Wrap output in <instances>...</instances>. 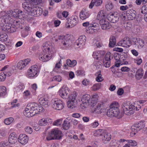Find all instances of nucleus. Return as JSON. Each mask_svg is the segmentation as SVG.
Listing matches in <instances>:
<instances>
[{"label": "nucleus", "mask_w": 147, "mask_h": 147, "mask_svg": "<svg viewBox=\"0 0 147 147\" xmlns=\"http://www.w3.org/2000/svg\"><path fill=\"white\" fill-rule=\"evenodd\" d=\"M122 107L124 113L128 115L133 114L135 109L136 110H138L140 108V107H135V106L130 104L129 102L124 103L122 104Z\"/></svg>", "instance_id": "1"}, {"label": "nucleus", "mask_w": 147, "mask_h": 147, "mask_svg": "<svg viewBox=\"0 0 147 147\" xmlns=\"http://www.w3.org/2000/svg\"><path fill=\"white\" fill-rule=\"evenodd\" d=\"M22 7L28 12L30 13L32 10V4L37 5L42 2V0H23Z\"/></svg>", "instance_id": "2"}, {"label": "nucleus", "mask_w": 147, "mask_h": 147, "mask_svg": "<svg viewBox=\"0 0 147 147\" xmlns=\"http://www.w3.org/2000/svg\"><path fill=\"white\" fill-rule=\"evenodd\" d=\"M117 103L112 102L110 106V108L107 112V115L109 117H117L119 113V111Z\"/></svg>", "instance_id": "3"}, {"label": "nucleus", "mask_w": 147, "mask_h": 147, "mask_svg": "<svg viewBox=\"0 0 147 147\" xmlns=\"http://www.w3.org/2000/svg\"><path fill=\"white\" fill-rule=\"evenodd\" d=\"M61 132L60 130L58 129H53L46 139L47 140L53 139L59 140L61 138Z\"/></svg>", "instance_id": "4"}, {"label": "nucleus", "mask_w": 147, "mask_h": 147, "mask_svg": "<svg viewBox=\"0 0 147 147\" xmlns=\"http://www.w3.org/2000/svg\"><path fill=\"white\" fill-rule=\"evenodd\" d=\"M145 126L144 123L141 121L138 123L134 124L131 126L132 131L130 133V135H135L138 131L143 128Z\"/></svg>", "instance_id": "5"}, {"label": "nucleus", "mask_w": 147, "mask_h": 147, "mask_svg": "<svg viewBox=\"0 0 147 147\" xmlns=\"http://www.w3.org/2000/svg\"><path fill=\"white\" fill-rule=\"evenodd\" d=\"M52 106L54 109L60 110L64 108L63 102L61 100H57L53 101Z\"/></svg>", "instance_id": "6"}, {"label": "nucleus", "mask_w": 147, "mask_h": 147, "mask_svg": "<svg viewBox=\"0 0 147 147\" xmlns=\"http://www.w3.org/2000/svg\"><path fill=\"white\" fill-rule=\"evenodd\" d=\"M131 44V41L128 37L124 38L122 40L120 41L118 43L119 46L125 47H129Z\"/></svg>", "instance_id": "7"}, {"label": "nucleus", "mask_w": 147, "mask_h": 147, "mask_svg": "<svg viewBox=\"0 0 147 147\" xmlns=\"http://www.w3.org/2000/svg\"><path fill=\"white\" fill-rule=\"evenodd\" d=\"M108 20L111 22L115 23L117 22L119 20V16L117 13H109L107 16Z\"/></svg>", "instance_id": "8"}, {"label": "nucleus", "mask_w": 147, "mask_h": 147, "mask_svg": "<svg viewBox=\"0 0 147 147\" xmlns=\"http://www.w3.org/2000/svg\"><path fill=\"white\" fill-rule=\"evenodd\" d=\"M38 107L37 104L36 103H30L27 106L30 111L33 112L35 115L38 113Z\"/></svg>", "instance_id": "9"}, {"label": "nucleus", "mask_w": 147, "mask_h": 147, "mask_svg": "<svg viewBox=\"0 0 147 147\" xmlns=\"http://www.w3.org/2000/svg\"><path fill=\"white\" fill-rule=\"evenodd\" d=\"M38 68L36 65L31 66L28 71V76L29 77H34L36 75L38 71Z\"/></svg>", "instance_id": "10"}, {"label": "nucleus", "mask_w": 147, "mask_h": 147, "mask_svg": "<svg viewBox=\"0 0 147 147\" xmlns=\"http://www.w3.org/2000/svg\"><path fill=\"white\" fill-rule=\"evenodd\" d=\"M68 23L69 24L67 26V28L70 27H73L78 22V18L76 16H72L70 19H69L68 21Z\"/></svg>", "instance_id": "11"}, {"label": "nucleus", "mask_w": 147, "mask_h": 147, "mask_svg": "<svg viewBox=\"0 0 147 147\" xmlns=\"http://www.w3.org/2000/svg\"><path fill=\"white\" fill-rule=\"evenodd\" d=\"M101 107V104L100 103H98L95 107L94 108V112L97 114H101L102 113L103 115L107 114V111L104 108H102L100 110H99Z\"/></svg>", "instance_id": "12"}, {"label": "nucleus", "mask_w": 147, "mask_h": 147, "mask_svg": "<svg viewBox=\"0 0 147 147\" xmlns=\"http://www.w3.org/2000/svg\"><path fill=\"white\" fill-rule=\"evenodd\" d=\"M67 88L63 87L59 91V94L61 97L63 98H67L69 92Z\"/></svg>", "instance_id": "13"}, {"label": "nucleus", "mask_w": 147, "mask_h": 147, "mask_svg": "<svg viewBox=\"0 0 147 147\" xmlns=\"http://www.w3.org/2000/svg\"><path fill=\"white\" fill-rule=\"evenodd\" d=\"M99 23L103 30L109 29L111 28V26L109 24V22L106 21V19L100 21Z\"/></svg>", "instance_id": "14"}, {"label": "nucleus", "mask_w": 147, "mask_h": 147, "mask_svg": "<svg viewBox=\"0 0 147 147\" xmlns=\"http://www.w3.org/2000/svg\"><path fill=\"white\" fill-rule=\"evenodd\" d=\"M18 141L22 144H26L28 140V136L25 134H21L18 138Z\"/></svg>", "instance_id": "15"}, {"label": "nucleus", "mask_w": 147, "mask_h": 147, "mask_svg": "<svg viewBox=\"0 0 147 147\" xmlns=\"http://www.w3.org/2000/svg\"><path fill=\"white\" fill-rule=\"evenodd\" d=\"M42 9L40 7H34L32 8L30 13H32L34 15L40 16L42 14Z\"/></svg>", "instance_id": "16"}, {"label": "nucleus", "mask_w": 147, "mask_h": 147, "mask_svg": "<svg viewBox=\"0 0 147 147\" xmlns=\"http://www.w3.org/2000/svg\"><path fill=\"white\" fill-rule=\"evenodd\" d=\"M17 141V136L14 133H11L9 136L8 141L10 143L15 144Z\"/></svg>", "instance_id": "17"}, {"label": "nucleus", "mask_w": 147, "mask_h": 147, "mask_svg": "<svg viewBox=\"0 0 147 147\" xmlns=\"http://www.w3.org/2000/svg\"><path fill=\"white\" fill-rule=\"evenodd\" d=\"M90 97L89 95H85L83 96L81 99V101L83 105H88L90 101Z\"/></svg>", "instance_id": "18"}, {"label": "nucleus", "mask_w": 147, "mask_h": 147, "mask_svg": "<svg viewBox=\"0 0 147 147\" xmlns=\"http://www.w3.org/2000/svg\"><path fill=\"white\" fill-rule=\"evenodd\" d=\"M78 42H77V45H84L85 44L86 42V37L85 36L83 35L80 36L78 39Z\"/></svg>", "instance_id": "19"}, {"label": "nucleus", "mask_w": 147, "mask_h": 147, "mask_svg": "<svg viewBox=\"0 0 147 147\" xmlns=\"http://www.w3.org/2000/svg\"><path fill=\"white\" fill-rule=\"evenodd\" d=\"M102 3V0H92L89 5V7L90 8H92L94 5L96 6H99Z\"/></svg>", "instance_id": "20"}, {"label": "nucleus", "mask_w": 147, "mask_h": 147, "mask_svg": "<svg viewBox=\"0 0 147 147\" xmlns=\"http://www.w3.org/2000/svg\"><path fill=\"white\" fill-rule=\"evenodd\" d=\"M51 122V120L48 118H42L39 121V124L41 126H45Z\"/></svg>", "instance_id": "21"}, {"label": "nucleus", "mask_w": 147, "mask_h": 147, "mask_svg": "<svg viewBox=\"0 0 147 147\" xmlns=\"http://www.w3.org/2000/svg\"><path fill=\"white\" fill-rule=\"evenodd\" d=\"M136 11L133 9H130L127 11V14H128V16L131 20H133L136 17Z\"/></svg>", "instance_id": "22"}, {"label": "nucleus", "mask_w": 147, "mask_h": 147, "mask_svg": "<svg viewBox=\"0 0 147 147\" xmlns=\"http://www.w3.org/2000/svg\"><path fill=\"white\" fill-rule=\"evenodd\" d=\"M70 121L67 119L65 120L62 124L63 128L65 130L68 129L70 126Z\"/></svg>", "instance_id": "23"}, {"label": "nucleus", "mask_w": 147, "mask_h": 147, "mask_svg": "<svg viewBox=\"0 0 147 147\" xmlns=\"http://www.w3.org/2000/svg\"><path fill=\"white\" fill-rule=\"evenodd\" d=\"M39 102L41 105L45 107H47L49 106V101L46 98H40L39 100Z\"/></svg>", "instance_id": "24"}, {"label": "nucleus", "mask_w": 147, "mask_h": 147, "mask_svg": "<svg viewBox=\"0 0 147 147\" xmlns=\"http://www.w3.org/2000/svg\"><path fill=\"white\" fill-rule=\"evenodd\" d=\"M97 95H93L90 99V102L88 105H90L92 107H94L97 104V98L96 97Z\"/></svg>", "instance_id": "25"}, {"label": "nucleus", "mask_w": 147, "mask_h": 147, "mask_svg": "<svg viewBox=\"0 0 147 147\" xmlns=\"http://www.w3.org/2000/svg\"><path fill=\"white\" fill-rule=\"evenodd\" d=\"M144 71L143 70L141 69H138L137 71L136 74V77L138 80L140 79L143 76Z\"/></svg>", "instance_id": "26"}, {"label": "nucleus", "mask_w": 147, "mask_h": 147, "mask_svg": "<svg viewBox=\"0 0 147 147\" xmlns=\"http://www.w3.org/2000/svg\"><path fill=\"white\" fill-rule=\"evenodd\" d=\"M111 139V135L107 132L102 136V139L104 143H106L107 142L110 140Z\"/></svg>", "instance_id": "27"}, {"label": "nucleus", "mask_w": 147, "mask_h": 147, "mask_svg": "<svg viewBox=\"0 0 147 147\" xmlns=\"http://www.w3.org/2000/svg\"><path fill=\"white\" fill-rule=\"evenodd\" d=\"M104 12L102 10L99 11L97 16L96 19L100 21L106 19V16Z\"/></svg>", "instance_id": "28"}, {"label": "nucleus", "mask_w": 147, "mask_h": 147, "mask_svg": "<svg viewBox=\"0 0 147 147\" xmlns=\"http://www.w3.org/2000/svg\"><path fill=\"white\" fill-rule=\"evenodd\" d=\"M24 114L25 116L28 117H32L35 115V114L33 113V112L30 111V109H29L27 107L25 109L24 112Z\"/></svg>", "instance_id": "29"}, {"label": "nucleus", "mask_w": 147, "mask_h": 147, "mask_svg": "<svg viewBox=\"0 0 147 147\" xmlns=\"http://www.w3.org/2000/svg\"><path fill=\"white\" fill-rule=\"evenodd\" d=\"M72 40L70 38H68L66 36V38H65L64 40H62V43L66 47L69 46L70 43H72Z\"/></svg>", "instance_id": "30"}, {"label": "nucleus", "mask_w": 147, "mask_h": 147, "mask_svg": "<svg viewBox=\"0 0 147 147\" xmlns=\"http://www.w3.org/2000/svg\"><path fill=\"white\" fill-rule=\"evenodd\" d=\"M116 39L114 36L111 37L109 39V46L110 47H113L115 45Z\"/></svg>", "instance_id": "31"}, {"label": "nucleus", "mask_w": 147, "mask_h": 147, "mask_svg": "<svg viewBox=\"0 0 147 147\" xmlns=\"http://www.w3.org/2000/svg\"><path fill=\"white\" fill-rule=\"evenodd\" d=\"M74 100L68 101L67 102L68 107L70 108L73 109L76 107L77 101H76L75 102Z\"/></svg>", "instance_id": "32"}, {"label": "nucleus", "mask_w": 147, "mask_h": 147, "mask_svg": "<svg viewBox=\"0 0 147 147\" xmlns=\"http://www.w3.org/2000/svg\"><path fill=\"white\" fill-rule=\"evenodd\" d=\"M66 61L67 65L71 67H74L77 64L76 61L75 60H73L71 61V60L68 59Z\"/></svg>", "instance_id": "33"}, {"label": "nucleus", "mask_w": 147, "mask_h": 147, "mask_svg": "<svg viewBox=\"0 0 147 147\" xmlns=\"http://www.w3.org/2000/svg\"><path fill=\"white\" fill-rule=\"evenodd\" d=\"M9 17L7 16H4L1 17L0 18V24L1 25L2 24H3L4 23H7L8 22V18Z\"/></svg>", "instance_id": "34"}, {"label": "nucleus", "mask_w": 147, "mask_h": 147, "mask_svg": "<svg viewBox=\"0 0 147 147\" xmlns=\"http://www.w3.org/2000/svg\"><path fill=\"white\" fill-rule=\"evenodd\" d=\"M80 16L81 19L83 20L88 18L89 16V15L87 12L82 11L80 13Z\"/></svg>", "instance_id": "35"}, {"label": "nucleus", "mask_w": 147, "mask_h": 147, "mask_svg": "<svg viewBox=\"0 0 147 147\" xmlns=\"http://www.w3.org/2000/svg\"><path fill=\"white\" fill-rule=\"evenodd\" d=\"M77 96L76 93L74 92L69 96L68 101H73L74 100L75 102H76V101H77L76 99Z\"/></svg>", "instance_id": "36"}, {"label": "nucleus", "mask_w": 147, "mask_h": 147, "mask_svg": "<svg viewBox=\"0 0 147 147\" xmlns=\"http://www.w3.org/2000/svg\"><path fill=\"white\" fill-rule=\"evenodd\" d=\"M51 48V46L49 45L48 44H45L43 46L42 49L44 52H46V53H49Z\"/></svg>", "instance_id": "37"}, {"label": "nucleus", "mask_w": 147, "mask_h": 147, "mask_svg": "<svg viewBox=\"0 0 147 147\" xmlns=\"http://www.w3.org/2000/svg\"><path fill=\"white\" fill-rule=\"evenodd\" d=\"M7 93V89L5 86L0 87V96L5 95Z\"/></svg>", "instance_id": "38"}, {"label": "nucleus", "mask_w": 147, "mask_h": 147, "mask_svg": "<svg viewBox=\"0 0 147 147\" xmlns=\"http://www.w3.org/2000/svg\"><path fill=\"white\" fill-rule=\"evenodd\" d=\"M101 86L100 83H98L94 84L92 87V90L94 91H96L100 88Z\"/></svg>", "instance_id": "39"}, {"label": "nucleus", "mask_w": 147, "mask_h": 147, "mask_svg": "<svg viewBox=\"0 0 147 147\" xmlns=\"http://www.w3.org/2000/svg\"><path fill=\"white\" fill-rule=\"evenodd\" d=\"M14 119L12 117H10L5 119L4 121V123L6 125H9L13 121Z\"/></svg>", "instance_id": "40"}, {"label": "nucleus", "mask_w": 147, "mask_h": 147, "mask_svg": "<svg viewBox=\"0 0 147 147\" xmlns=\"http://www.w3.org/2000/svg\"><path fill=\"white\" fill-rule=\"evenodd\" d=\"M23 61H20L17 64V67L19 69H21L25 66Z\"/></svg>", "instance_id": "41"}, {"label": "nucleus", "mask_w": 147, "mask_h": 147, "mask_svg": "<svg viewBox=\"0 0 147 147\" xmlns=\"http://www.w3.org/2000/svg\"><path fill=\"white\" fill-rule=\"evenodd\" d=\"M100 71H99L97 73L98 74V76L96 78V80L98 82H101L103 80V78L102 77V75L100 74Z\"/></svg>", "instance_id": "42"}, {"label": "nucleus", "mask_w": 147, "mask_h": 147, "mask_svg": "<svg viewBox=\"0 0 147 147\" xmlns=\"http://www.w3.org/2000/svg\"><path fill=\"white\" fill-rule=\"evenodd\" d=\"M39 58L40 60L43 62L47 61L51 59V57L48 55H45V58L43 59H42V57H39Z\"/></svg>", "instance_id": "43"}, {"label": "nucleus", "mask_w": 147, "mask_h": 147, "mask_svg": "<svg viewBox=\"0 0 147 147\" xmlns=\"http://www.w3.org/2000/svg\"><path fill=\"white\" fill-rule=\"evenodd\" d=\"M141 13L143 14H147V5L143 6L141 9Z\"/></svg>", "instance_id": "44"}, {"label": "nucleus", "mask_w": 147, "mask_h": 147, "mask_svg": "<svg viewBox=\"0 0 147 147\" xmlns=\"http://www.w3.org/2000/svg\"><path fill=\"white\" fill-rule=\"evenodd\" d=\"M17 29V28L14 25H12L11 26V28L8 31V32L12 33L15 32Z\"/></svg>", "instance_id": "45"}, {"label": "nucleus", "mask_w": 147, "mask_h": 147, "mask_svg": "<svg viewBox=\"0 0 147 147\" xmlns=\"http://www.w3.org/2000/svg\"><path fill=\"white\" fill-rule=\"evenodd\" d=\"M127 141L129 143V146L131 145L133 146H135L137 145V142L134 140H128Z\"/></svg>", "instance_id": "46"}, {"label": "nucleus", "mask_w": 147, "mask_h": 147, "mask_svg": "<svg viewBox=\"0 0 147 147\" xmlns=\"http://www.w3.org/2000/svg\"><path fill=\"white\" fill-rule=\"evenodd\" d=\"M62 123V120L61 119H58L55 121L53 124L54 125H60Z\"/></svg>", "instance_id": "47"}, {"label": "nucleus", "mask_w": 147, "mask_h": 147, "mask_svg": "<svg viewBox=\"0 0 147 147\" xmlns=\"http://www.w3.org/2000/svg\"><path fill=\"white\" fill-rule=\"evenodd\" d=\"M7 36L5 35H4L3 34H0V40L2 41H4L6 40Z\"/></svg>", "instance_id": "48"}, {"label": "nucleus", "mask_w": 147, "mask_h": 147, "mask_svg": "<svg viewBox=\"0 0 147 147\" xmlns=\"http://www.w3.org/2000/svg\"><path fill=\"white\" fill-rule=\"evenodd\" d=\"M103 64L106 67H109L110 64V61L103 60Z\"/></svg>", "instance_id": "49"}, {"label": "nucleus", "mask_w": 147, "mask_h": 147, "mask_svg": "<svg viewBox=\"0 0 147 147\" xmlns=\"http://www.w3.org/2000/svg\"><path fill=\"white\" fill-rule=\"evenodd\" d=\"M25 130L27 133L29 134H31L32 132V128L29 126L25 128Z\"/></svg>", "instance_id": "50"}, {"label": "nucleus", "mask_w": 147, "mask_h": 147, "mask_svg": "<svg viewBox=\"0 0 147 147\" xmlns=\"http://www.w3.org/2000/svg\"><path fill=\"white\" fill-rule=\"evenodd\" d=\"M138 40V43L141 47H142L144 45V40L140 38H139Z\"/></svg>", "instance_id": "51"}, {"label": "nucleus", "mask_w": 147, "mask_h": 147, "mask_svg": "<svg viewBox=\"0 0 147 147\" xmlns=\"http://www.w3.org/2000/svg\"><path fill=\"white\" fill-rule=\"evenodd\" d=\"M5 78V76L4 72L0 74V81H3Z\"/></svg>", "instance_id": "52"}, {"label": "nucleus", "mask_w": 147, "mask_h": 147, "mask_svg": "<svg viewBox=\"0 0 147 147\" xmlns=\"http://www.w3.org/2000/svg\"><path fill=\"white\" fill-rule=\"evenodd\" d=\"M91 29L94 30L97 29V30L99 29V26L98 24H97L94 23V25L91 26Z\"/></svg>", "instance_id": "53"}, {"label": "nucleus", "mask_w": 147, "mask_h": 147, "mask_svg": "<svg viewBox=\"0 0 147 147\" xmlns=\"http://www.w3.org/2000/svg\"><path fill=\"white\" fill-rule=\"evenodd\" d=\"M53 80H55L58 82H60L61 80V78L59 76H55L53 78Z\"/></svg>", "instance_id": "54"}, {"label": "nucleus", "mask_w": 147, "mask_h": 147, "mask_svg": "<svg viewBox=\"0 0 147 147\" xmlns=\"http://www.w3.org/2000/svg\"><path fill=\"white\" fill-rule=\"evenodd\" d=\"M11 26L9 25H6L2 28V30L5 31L7 32L9 31Z\"/></svg>", "instance_id": "55"}, {"label": "nucleus", "mask_w": 147, "mask_h": 147, "mask_svg": "<svg viewBox=\"0 0 147 147\" xmlns=\"http://www.w3.org/2000/svg\"><path fill=\"white\" fill-rule=\"evenodd\" d=\"M106 8L108 9H111L113 7V6L112 3H109L106 5Z\"/></svg>", "instance_id": "56"}, {"label": "nucleus", "mask_w": 147, "mask_h": 147, "mask_svg": "<svg viewBox=\"0 0 147 147\" xmlns=\"http://www.w3.org/2000/svg\"><path fill=\"white\" fill-rule=\"evenodd\" d=\"M124 90L122 88H119L117 92V93L119 95H122L123 93Z\"/></svg>", "instance_id": "57"}, {"label": "nucleus", "mask_w": 147, "mask_h": 147, "mask_svg": "<svg viewBox=\"0 0 147 147\" xmlns=\"http://www.w3.org/2000/svg\"><path fill=\"white\" fill-rule=\"evenodd\" d=\"M113 50L119 52H122L123 51V49L122 48L118 47L115 48Z\"/></svg>", "instance_id": "58"}, {"label": "nucleus", "mask_w": 147, "mask_h": 147, "mask_svg": "<svg viewBox=\"0 0 147 147\" xmlns=\"http://www.w3.org/2000/svg\"><path fill=\"white\" fill-rule=\"evenodd\" d=\"M121 70L122 71H129L130 69L128 67H123L121 68Z\"/></svg>", "instance_id": "59"}, {"label": "nucleus", "mask_w": 147, "mask_h": 147, "mask_svg": "<svg viewBox=\"0 0 147 147\" xmlns=\"http://www.w3.org/2000/svg\"><path fill=\"white\" fill-rule=\"evenodd\" d=\"M23 12L21 10H18V17L21 19L22 17Z\"/></svg>", "instance_id": "60"}, {"label": "nucleus", "mask_w": 147, "mask_h": 147, "mask_svg": "<svg viewBox=\"0 0 147 147\" xmlns=\"http://www.w3.org/2000/svg\"><path fill=\"white\" fill-rule=\"evenodd\" d=\"M139 38H133L132 39V40L133 41V42H134V45H136V42L138 43V40L139 39Z\"/></svg>", "instance_id": "61"}, {"label": "nucleus", "mask_w": 147, "mask_h": 147, "mask_svg": "<svg viewBox=\"0 0 147 147\" xmlns=\"http://www.w3.org/2000/svg\"><path fill=\"white\" fill-rule=\"evenodd\" d=\"M89 81L87 79H84L82 81V84L85 86H87L88 85Z\"/></svg>", "instance_id": "62"}, {"label": "nucleus", "mask_w": 147, "mask_h": 147, "mask_svg": "<svg viewBox=\"0 0 147 147\" xmlns=\"http://www.w3.org/2000/svg\"><path fill=\"white\" fill-rule=\"evenodd\" d=\"M18 10H16V11H12V15L14 17H18Z\"/></svg>", "instance_id": "63"}, {"label": "nucleus", "mask_w": 147, "mask_h": 147, "mask_svg": "<svg viewBox=\"0 0 147 147\" xmlns=\"http://www.w3.org/2000/svg\"><path fill=\"white\" fill-rule=\"evenodd\" d=\"M99 125L98 123V121L94 122L92 124V126L93 127H97Z\"/></svg>", "instance_id": "64"}]
</instances>
